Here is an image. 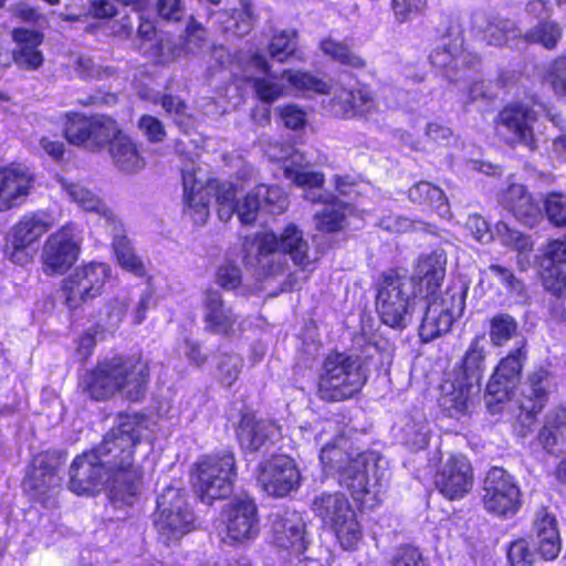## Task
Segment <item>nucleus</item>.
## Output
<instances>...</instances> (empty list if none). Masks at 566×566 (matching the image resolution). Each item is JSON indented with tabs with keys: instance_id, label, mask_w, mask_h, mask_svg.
<instances>
[{
	"instance_id": "f257e3e1",
	"label": "nucleus",
	"mask_w": 566,
	"mask_h": 566,
	"mask_svg": "<svg viewBox=\"0 0 566 566\" xmlns=\"http://www.w3.org/2000/svg\"><path fill=\"white\" fill-rule=\"evenodd\" d=\"M151 382V366L142 353H117L98 359L77 376V391L93 402L116 397L129 403L143 402Z\"/></svg>"
},
{
	"instance_id": "f03ea898",
	"label": "nucleus",
	"mask_w": 566,
	"mask_h": 566,
	"mask_svg": "<svg viewBox=\"0 0 566 566\" xmlns=\"http://www.w3.org/2000/svg\"><path fill=\"white\" fill-rule=\"evenodd\" d=\"M145 423L146 416L143 412H118L117 423L93 449L99 460L109 465L114 483L123 497L135 496L142 483L143 473L135 465V452L142 442Z\"/></svg>"
},
{
	"instance_id": "7ed1b4c3",
	"label": "nucleus",
	"mask_w": 566,
	"mask_h": 566,
	"mask_svg": "<svg viewBox=\"0 0 566 566\" xmlns=\"http://www.w3.org/2000/svg\"><path fill=\"white\" fill-rule=\"evenodd\" d=\"M242 251L244 262L256 266L259 274L264 279L284 272L285 262L274 260L275 253L289 255L294 265L303 271L311 264L308 243L295 223H289L280 234L273 231H259L252 237H244Z\"/></svg>"
},
{
	"instance_id": "20e7f679",
	"label": "nucleus",
	"mask_w": 566,
	"mask_h": 566,
	"mask_svg": "<svg viewBox=\"0 0 566 566\" xmlns=\"http://www.w3.org/2000/svg\"><path fill=\"white\" fill-rule=\"evenodd\" d=\"M367 380V370L360 356L335 349L322 361L316 394L325 402H344L355 398Z\"/></svg>"
},
{
	"instance_id": "39448f33",
	"label": "nucleus",
	"mask_w": 566,
	"mask_h": 566,
	"mask_svg": "<svg viewBox=\"0 0 566 566\" xmlns=\"http://www.w3.org/2000/svg\"><path fill=\"white\" fill-rule=\"evenodd\" d=\"M237 475V460L231 450L202 454L191 468V490L201 503L211 506L232 494Z\"/></svg>"
},
{
	"instance_id": "423d86ee",
	"label": "nucleus",
	"mask_w": 566,
	"mask_h": 566,
	"mask_svg": "<svg viewBox=\"0 0 566 566\" xmlns=\"http://www.w3.org/2000/svg\"><path fill=\"white\" fill-rule=\"evenodd\" d=\"M408 271L389 268L380 272L375 282V306L382 324L402 329L413 312L416 295L410 291Z\"/></svg>"
},
{
	"instance_id": "0eeeda50",
	"label": "nucleus",
	"mask_w": 566,
	"mask_h": 566,
	"mask_svg": "<svg viewBox=\"0 0 566 566\" xmlns=\"http://www.w3.org/2000/svg\"><path fill=\"white\" fill-rule=\"evenodd\" d=\"M322 464L338 472L347 480L353 496L364 501L369 493L368 467L373 453L354 447V442L345 434H337L333 442L325 444L319 451Z\"/></svg>"
},
{
	"instance_id": "6e6552de",
	"label": "nucleus",
	"mask_w": 566,
	"mask_h": 566,
	"mask_svg": "<svg viewBox=\"0 0 566 566\" xmlns=\"http://www.w3.org/2000/svg\"><path fill=\"white\" fill-rule=\"evenodd\" d=\"M311 510L344 549H357L363 539V527L346 494L339 491L324 492L313 500Z\"/></svg>"
},
{
	"instance_id": "1a4fd4ad",
	"label": "nucleus",
	"mask_w": 566,
	"mask_h": 566,
	"mask_svg": "<svg viewBox=\"0 0 566 566\" xmlns=\"http://www.w3.org/2000/svg\"><path fill=\"white\" fill-rule=\"evenodd\" d=\"M542 105L536 94H532L528 102L511 101L505 103L493 119L494 128L503 137V142L511 148L523 146L530 151L538 148L535 133V123L538 112L534 108Z\"/></svg>"
},
{
	"instance_id": "9d476101",
	"label": "nucleus",
	"mask_w": 566,
	"mask_h": 566,
	"mask_svg": "<svg viewBox=\"0 0 566 566\" xmlns=\"http://www.w3.org/2000/svg\"><path fill=\"white\" fill-rule=\"evenodd\" d=\"M51 228L49 212L44 210L25 212L4 235L2 247L4 258L17 265L30 264L34 258V247Z\"/></svg>"
},
{
	"instance_id": "9b49d317",
	"label": "nucleus",
	"mask_w": 566,
	"mask_h": 566,
	"mask_svg": "<svg viewBox=\"0 0 566 566\" xmlns=\"http://www.w3.org/2000/svg\"><path fill=\"white\" fill-rule=\"evenodd\" d=\"M484 511L500 520L513 518L523 506V493L516 478L502 467H491L482 482Z\"/></svg>"
},
{
	"instance_id": "f8f14e48",
	"label": "nucleus",
	"mask_w": 566,
	"mask_h": 566,
	"mask_svg": "<svg viewBox=\"0 0 566 566\" xmlns=\"http://www.w3.org/2000/svg\"><path fill=\"white\" fill-rule=\"evenodd\" d=\"M120 129L117 120L109 115L70 112L65 115L62 133L73 146L102 151L108 149Z\"/></svg>"
},
{
	"instance_id": "ddd939ff",
	"label": "nucleus",
	"mask_w": 566,
	"mask_h": 566,
	"mask_svg": "<svg viewBox=\"0 0 566 566\" xmlns=\"http://www.w3.org/2000/svg\"><path fill=\"white\" fill-rule=\"evenodd\" d=\"M112 274V268L106 262L91 261L77 266L61 281L64 305L74 312L99 297Z\"/></svg>"
},
{
	"instance_id": "4468645a",
	"label": "nucleus",
	"mask_w": 566,
	"mask_h": 566,
	"mask_svg": "<svg viewBox=\"0 0 566 566\" xmlns=\"http://www.w3.org/2000/svg\"><path fill=\"white\" fill-rule=\"evenodd\" d=\"M526 359L527 350L525 343L522 342L509 350L493 368L485 386V403L491 413H500L504 403L513 397Z\"/></svg>"
},
{
	"instance_id": "2eb2a0df",
	"label": "nucleus",
	"mask_w": 566,
	"mask_h": 566,
	"mask_svg": "<svg viewBox=\"0 0 566 566\" xmlns=\"http://www.w3.org/2000/svg\"><path fill=\"white\" fill-rule=\"evenodd\" d=\"M81 255V239L76 226L66 222L49 234L42 247L41 265L44 274L63 275L71 270Z\"/></svg>"
},
{
	"instance_id": "dca6fc26",
	"label": "nucleus",
	"mask_w": 566,
	"mask_h": 566,
	"mask_svg": "<svg viewBox=\"0 0 566 566\" xmlns=\"http://www.w3.org/2000/svg\"><path fill=\"white\" fill-rule=\"evenodd\" d=\"M260 488L273 497H285L301 486L302 474L296 461L287 454H271L255 470Z\"/></svg>"
},
{
	"instance_id": "f3484780",
	"label": "nucleus",
	"mask_w": 566,
	"mask_h": 566,
	"mask_svg": "<svg viewBox=\"0 0 566 566\" xmlns=\"http://www.w3.org/2000/svg\"><path fill=\"white\" fill-rule=\"evenodd\" d=\"M429 62L450 82H458L468 72L479 67L481 57L464 46L462 38H454L448 43L436 46L429 54Z\"/></svg>"
},
{
	"instance_id": "a211bd4d",
	"label": "nucleus",
	"mask_w": 566,
	"mask_h": 566,
	"mask_svg": "<svg viewBox=\"0 0 566 566\" xmlns=\"http://www.w3.org/2000/svg\"><path fill=\"white\" fill-rule=\"evenodd\" d=\"M228 538L232 543L253 539L259 534V510L251 496H234L220 512Z\"/></svg>"
},
{
	"instance_id": "6ab92c4d",
	"label": "nucleus",
	"mask_w": 566,
	"mask_h": 566,
	"mask_svg": "<svg viewBox=\"0 0 566 566\" xmlns=\"http://www.w3.org/2000/svg\"><path fill=\"white\" fill-rule=\"evenodd\" d=\"M474 472L463 454H451L434 474V486L449 501L463 499L473 488Z\"/></svg>"
},
{
	"instance_id": "aec40b11",
	"label": "nucleus",
	"mask_w": 566,
	"mask_h": 566,
	"mask_svg": "<svg viewBox=\"0 0 566 566\" xmlns=\"http://www.w3.org/2000/svg\"><path fill=\"white\" fill-rule=\"evenodd\" d=\"M201 311L205 331L209 334L230 338L243 329L239 315L219 290L208 287L202 292Z\"/></svg>"
},
{
	"instance_id": "412c9836",
	"label": "nucleus",
	"mask_w": 566,
	"mask_h": 566,
	"mask_svg": "<svg viewBox=\"0 0 566 566\" xmlns=\"http://www.w3.org/2000/svg\"><path fill=\"white\" fill-rule=\"evenodd\" d=\"M59 459L44 453L35 455L27 469L22 480V489L31 501L45 503L51 490L59 488Z\"/></svg>"
},
{
	"instance_id": "4be33fe9",
	"label": "nucleus",
	"mask_w": 566,
	"mask_h": 566,
	"mask_svg": "<svg viewBox=\"0 0 566 566\" xmlns=\"http://www.w3.org/2000/svg\"><path fill=\"white\" fill-rule=\"evenodd\" d=\"M158 518L156 526L167 539H179L195 528V514L189 507L186 496L176 491L169 504L166 505L165 496L157 502Z\"/></svg>"
},
{
	"instance_id": "5701e85b",
	"label": "nucleus",
	"mask_w": 566,
	"mask_h": 566,
	"mask_svg": "<svg viewBox=\"0 0 566 566\" xmlns=\"http://www.w3.org/2000/svg\"><path fill=\"white\" fill-rule=\"evenodd\" d=\"M105 464L93 450L76 455L69 470V489L76 495H95L103 483Z\"/></svg>"
},
{
	"instance_id": "b1692460",
	"label": "nucleus",
	"mask_w": 566,
	"mask_h": 566,
	"mask_svg": "<svg viewBox=\"0 0 566 566\" xmlns=\"http://www.w3.org/2000/svg\"><path fill=\"white\" fill-rule=\"evenodd\" d=\"M447 258L437 250L419 255L417 259L410 283L419 287L420 293L428 302H434L441 292L446 276Z\"/></svg>"
},
{
	"instance_id": "393cba45",
	"label": "nucleus",
	"mask_w": 566,
	"mask_h": 566,
	"mask_svg": "<svg viewBox=\"0 0 566 566\" xmlns=\"http://www.w3.org/2000/svg\"><path fill=\"white\" fill-rule=\"evenodd\" d=\"M34 177L20 164L0 167V211L21 206L33 188Z\"/></svg>"
},
{
	"instance_id": "a878e982",
	"label": "nucleus",
	"mask_w": 566,
	"mask_h": 566,
	"mask_svg": "<svg viewBox=\"0 0 566 566\" xmlns=\"http://www.w3.org/2000/svg\"><path fill=\"white\" fill-rule=\"evenodd\" d=\"M11 39L17 44L12 61L20 70L36 71L43 65L44 56L39 49L44 41L42 31L17 27L11 31Z\"/></svg>"
},
{
	"instance_id": "bb28decb",
	"label": "nucleus",
	"mask_w": 566,
	"mask_h": 566,
	"mask_svg": "<svg viewBox=\"0 0 566 566\" xmlns=\"http://www.w3.org/2000/svg\"><path fill=\"white\" fill-rule=\"evenodd\" d=\"M331 105L337 116L349 119L369 113L376 105V97L368 84L360 83L355 87H340L332 97Z\"/></svg>"
},
{
	"instance_id": "cd10ccee",
	"label": "nucleus",
	"mask_w": 566,
	"mask_h": 566,
	"mask_svg": "<svg viewBox=\"0 0 566 566\" xmlns=\"http://www.w3.org/2000/svg\"><path fill=\"white\" fill-rule=\"evenodd\" d=\"M305 535L306 526L302 521L282 520L274 523L273 544L279 551L286 553L285 557L290 562L293 559L298 563L307 560L304 557L307 549Z\"/></svg>"
},
{
	"instance_id": "c85d7f7f",
	"label": "nucleus",
	"mask_w": 566,
	"mask_h": 566,
	"mask_svg": "<svg viewBox=\"0 0 566 566\" xmlns=\"http://www.w3.org/2000/svg\"><path fill=\"white\" fill-rule=\"evenodd\" d=\"M316 202L324 205V208L317 211L313 219L315 229L324 234L342 232L347 227V214L350 210V203L340 200L335 195L319 197Z\"/></svg>"
},
{
	"instance_id": "c756f323",
	"label": "nucleus",
	"mask_w": 566,
	"mask_h": 566,
	"mask_svg": "<svg viewBox=\"0 0 566 566\" xmlns=\"http://www.w3.org/2000/svg\"><path fill=\"white\" fill-rule=\"evenodd\" d=\"M503 206L521 222L531 224L541 210L527 187L522 184H511L502 193Z\"/></svg>"
},
{
	"instance_id": "7c9ffc66",
	"label": "nucleus",
	"mask_w": 566,
	"mask_h": 566,
	"mask_svg": "<svg viewBox=\"0 0 566 566\" xmlns=\"http://www.w3.org/2000/svg\"><path fill=\"white\" fill-rule=\"evenodd\" d=\"M107 150L115 165L125 172H137L146 165L139 145L123 129L119 130V134L115 135Z\"/></svg>"
},
{
	"instance_id": "2f4dec72",
	"label": "nucleus",
	"mask_w": 566,
	"mask_h": 566,
	"mask_svg": "<svg viewBox=\"0 0 566 566\" xmlns=\"http://www.w3.org/2000/svg\"><path fill=\"white\" fill-rule=\"evenodd\" d=\"M239 446L250 452L260 451L269 441V427L254 412H242L235 429Z\"/></svg>"
},
{
	"instance_id": "473e14b6",
	"label": "nucleus",
	"mask_w": 566,
	"mask_h": 566,
	"mask_svg": "<svg viewBox=\"0 0 566 566\" xmlns=\"http://www.w3.org/2000/svg\"><path fill=\"white\" fill-rule=\"evenodd\" d=\"M240 8L232 10H220L219 24L222 32L233 36L249 34L255 25L256 14L253 10L252 0H239Z\"/></svg>"
},
{
	"instance_id": "72a5a7b5",
	"label": "nucleus",
	"mask_w": 566,
	"mask_h": 566,
	"mask_svg": "<svg viewBox=\"0 0 566 566\" xmlns=\"http://www.w3.org/2000/svg\"><path fill=\"white\" fill-rule=\"evenodd\" d=\"M484 338V333L474 335L458 364L462 379L476 386L481 385L486 368V350L482 344Z\"/></svg>"
},
{
	"instance_id": "f704fd0d",
	"label": "nucleus",
	"mask_w": 566,
	"mask_h": 566,
	"mask_svg": "<svg viewBox=\"0 0 566 566\" xmlns=\"http://www.w3.org/2000/svg\"><path fill=\"white\" fill-rule=\"evenodd\" d=\"M212 193L209 187L202 185L184 189V214L196 226H203L210 216V202Z\"/></svg>"
},
{
	"instance_id": "c9c22d12",
	"label": "nucleus",
	"mask_w": 566,
	"mask_h": 566,
	"mask_svg": "<svg viewBox=\"0 0 566 566\" xmlns=\"http://www.w3.org/2000/svg\"><path fill=\"white\" fill-rule=\"evenodd\" d=\"M318 48L333 62L348 70L360 71L367 66L366 60L354 52L346 42L327 36L319 41Z\"/></svg>"
},
{
	"instance_id": "e433bc0d",
	"label": "nucleus",
	"mask_w": 566,
	"mask_h": 566,
	"mask_svg": "<svg viewBox=\"0 0 566 566\" xmlns=\"http://www.w3.org/2000/svg\"><path fill=\"white\" fill-rule=\"evenodd\" d=\"M521 38L528 45H541L547 51H554L562 41L563 28L555 20L542 19Z\"/></svg>"
},
{
	"instance_id": "4c0bfd02",
	"label": "nucleus",
	"mask_w": 566,
	"mask_h": 566,
	"mask_svg": "<svg viewBox=\"0 0 566 566\" xmlns=\"http://www.w3.org/2000/svg\"><path fill=\"white\" fill-rule=\"evenodd\" d=\"M408 199L424 211H436L448 203L444 191L429 181H418L407 191Z\"/></svg>"
},
{
	"instance_id": "58836bf2",
	"label": "nucleus",
	"mask_w": 566,
	"mask_h": 566,
	"mask_svg": "<svg viewBox=\"0 0 566 566\" xmlns=\"http://www.w3.org/2000/svg\"><path fill=\"white\" fill-rule=\"evenodd\" d=\"M473 385L464 379L451 382V389L441 397V406L449 417L459 418L468 413Z\"/></svg>"
},
{
	"instance_id": "ea45409f",
	"label": "nucleus",
	"mask_w": 566,
	"mask_h": 566,
	"mask_svg": "<svg viewBox=\"0 0 566 566\" xmlns=\"http://www.w3.org/2000/svg\"><path fill=\"white\" fill-rule=\"evenodd\" d=\"M113 251L116 262L122 270L139 279L147 276L145 263L136 253L132 242L125 235L117 237L113 241Z\"/></svg>"
},
{
	"instance_id": "a19ab883",
	"label": "nucleus",
	"mask_w": 566,
	"mask_h": 566,
	"mask_svg": "<svg viewBox=\"0 0 566 566\" xmlns=\"http://www.w3.org/2000/svg\"><path fill=\"white\" fill-rule=\"evenodd\" d=\"M281 76L297 92H311L318 95H328L331 93V85L310 71L285 69L282 71Z\"/></svg>"
},
{
	"instance_id": "79ce46f5",
	"label": "nucleus",
	"mask_w": 566,
	"mask_h": 566,
	"mask_svg": "<svg viewBox=\"0 0 566 566\" xmlns=\"http://www.w3.org/2000/svg\"><path fill=\"white\" fill-rule=\"evenodd\" d=\"M453 315L448 308L431 314L430 303L428 304L419 326V334L424 340H432L451 331Z\"/></svg>"
},
{
	"instance_id": "37998d69",
	"label": "nucleus",
	"mask_w": 566,
	"mask_h": 566,
	"mask_svg": "<svg viewBox=\"0 0 566 566\" xmlns=\"http://www.w3.org/2000/svg\"><path fill=\"white\" fill-rule=\"evenodd\" d=\"M556 409L546 418L538 430L536 443L547 453H554L559 439H566V421L558 417Z\"/></svg>"
},
{
	"instance_id": "c03bdc74",
	"label": "nucleus",
	"mask_w": 566,
	"mask_h": 566,
	"mask_svg": "<svg viewBox=\"0 0 566 566\" xmlns=\"http://www.w3.org/2000/svg\"><path fill=\"white\" fill-rule=\"evenodd\" d=\"M269 55L284 63L293 57L297 52V33L293 30H283L272 35L268 43Z\"/></svg>"
},
{
	"instance_id": "a18cd8bd",
	"label": "nucleus",
	"mask_w": 566,
	"mask_h": 566,
	"mask_svg": "<svg viewBox=\"0 0 566 566\" xmlns=\"http://www.w3.org/2000/svg\"><path fill=\"white\" fill-rule=\"evenodd\" d=\"M490 340L493 346L502 347L517 333V322L509 313H499L490 318Z\"/></svg>"
},
{
	"instance_id": "49530a36",
	"label": "nucleus",
	"mask_w": 566,
	"mask_h": 566,
	"mask_svg": "<svg viewBox=\"0 0 566 566\" xmlns=\"http://www.w3.org/2000/svg\"><path fill=\"white\" fill-rule=\"evenodd\" d=\"M217 380L226 387H231L242 370V359L230 352H221L216 358Z\"/></svg>"
},
{
	"instance_id": "de8ad7c7",
	"label": "nucleus",
	"mask_w": 566,
	"mask_h": 566,
	"mask_svg": "<svg viewBox=\"0 0 566 566\" xmlns=\"http://www.w3.org/2000/svg\"><path fill=\"white\" fill-rule=\"evenodd\" d=\"M271 76H250L245 78L255 94V97L265 104H272L286 94L285 86Z\"/></svg>"
},
{
	"instance_id": "09e8293b",
	"label": "nucleus",
	"mask_w": 566,
	"mask_h": 566,
	"mask_svg": "<svg viewBox=\"0 0 566 566\" xmlns=\"http://www.w3.org/2000/svg\"><path fill=\"white\" fill-rule=\"evenodd\" d=\"M211 193L216 198L219 218L224 221L230 220L235 213L237 187L232 182H219L213 187Z\"/></svg>"
},
{
	"instance_id": "8fccbe9b",
	"label": "nucleus",
	"mask_w": 566,
	"mask_h": 566,
	"mask_svg": "<svg viewBox=\"0 0 566 566\" xmlns=\"http://www.w3.org/2000/svg\"><path fill=\"white\" fill-rule=\"evenodd\" d=\"M283 175L302 189H321L325 184V175L322 171H307L301 165L285 166Z\"/></svg>"
},
{
	"instance_id": "3c124183",
	"label": "nucleus",
	"mask_w": 566,
	"mask_h": 566,
	"mask_svg": "<svg viewBox=\"0 0 566 566\" xmlns=\"http://www.w3.org/2000/svg\"><path fill=\"white\" fill-rule=\"evenodd\" d=\"M542 284L546 292L556 298L566 295V269L560 264L549 263L541 272Z\"/></svg>"
},
{
	"instance_id": "603ef678",
	"label": "nucleus",
	"mask_w": 566,
	"mask_h": 566,
	"mask_svg": "<svg viewBox=\"0 0 566 566\" xmlns=\"http://www.w3.org/2000/svg\"><path fill=\"white\" fill-rule=\"evenodd\" d=\"M543 208L547 220L553 226L558 228L566 226V193L548 192L543 200Z\"/></svg>"
},
{
	"instance_id": "864d4df0",
	"label": "nucleus",
	"mask_w": 566,
	"mask_h": 566,
	"mask_svg": "<svg viewBox=\"0 0 566 566\" xmlns=\"http://www.w3.org/2000/svg\"><path fill=\"white\" fill-rule=\"evenodd\" d=\"M536 551L524 537L512 541L506 547V558L510 566H532Z\"/></svg>"
},
{
	"instance_id": "5fc2aeb1",
	"label": "nucleus",
	"mask_w": 566,
	"mask_h": 566,
	"mask_svg": "<svg viewBox=\"0 0 566 566\" xmlns=\"http://www.w3.org/2000/svg\"><path fill=\"white\" fill-rule=\"evenodd\" d=\"M216 282L224 291H235L242 285V270L231 260H226L216 270Z\"/></svg>"
},
{
	"instance_id": "6e6d98bb",
	"label": "nucleus",
	"mask_w": 566,
	"mask_h": 566,
	"mask_svg": "<svg viewBox=\"0 0 566 566\" xmlns=\"http://www.w3.org/2000/svg\"><path fill=\"white\" fill-rule=\"evenodd\" d=\"M390 7L396 21L406 23L426 12L428 0H390Z\"/></svg>"
},
{
	"instance_id": "4d7b16f0",
	"label": "nucleus",
	"mask_w": 566,
	"mask_h": 566,
	"mask_svg": "<svg viewBox=\"0 0 566 566\" xmlns=\"http://www.w3.org/2000/svg\"><path fill=\"white\" fill-rule=\"evenodd\" d=\"M159 102L166 114L174 117L176 125L182 126L191 119L188 105L181 97L166 93L160 96Z\"/></svg>"
},
{
	"instance_id": "13d9d810",
	"label": "nucleus",
	"mask_w": 566,
	"mask_h": 566,
	"mask_svg": "<svg viewBox=\"0 0 566 566\" xmlns=\"http://www.w3.org/2000/svg\"><path fill=\"white\" fill-rule=\"evenodd\" d=\"M137 127L151 144L163 143L167 137L165 125L154 115H142L138 118Z\"/></svg>"
},
{
	"instance_id": "bf43d9fd",
	"label": "nucleus",
	"mask_w": 566,
	"mask_h": 566,
	"mask_svg": "<svg viewBox=\"0 0 566 566\" xmlns=\"http://www.w3.org/2000/svg\"><path fill=\"white\" fill-rule=\"evenodd\" d=\"M276 111L284 127L287 129H303L307 123L306 112L296 104H284L279 106Z\"/></svg>"
},
{
	"instance_id": "052dcab7",
	"label": "nucleus",
	"mask_w": 566,
	"mask_h": 566,
	"mask_svg": "<svg viewBox=\"0 0 566 566\" xmlns=\"http://www.w3.org/2000/svg\"><path fill=\"white\" fill-rule=\"evenodd\" d=\"M261 207L260 196L254 192H248L242 200L238 199L235 213L242 224H253L259 216Z\"/></svg>"
},
{
	"instance_id": "680f3d73",
	"label": "nucleus",
	"mask_w": 566,
	"mask_h": 566,
	"mask_svg": "<svg viewBox=\"0 0 566 566\" xmlns=\"http://www.w3.org/2000/svg\"><path fill=\"white\" fill-rule=\"evenodd\" d=\"M489 270L500 279V282L507 292L517 296L526 295L527 290L525 283L517 279L509 268L501 264H490Z\"/></svg>"
},
{
	"instance_id": "e2e57ef3",
	"label": "nucleus",
	"mask_w": 566,
	"mask_h": 566,
	"mask_svg": "<svg viewBox=\"0 0 566 566\" xmlns=\"http://www.w3.org/2000/svg\"><path fill=\"white\" fill-rule=\"evenodd\" d=\"M534 530L537 541H544L546 538H559L556 517L548 513L547 509H542L538 511L534 520Z\"/></svg>"
},
{
	"instance_id": "0e129e2a",
	"label": "nucleus",
	"mask_w": 566,
	"mask_h": 566,
	"mask_svg": "<svg viewBox=\"0 0 566 566\" xmlns=\"http://www.w3.org/2000/svg\"><path fill=\"white\" fill-rule=\"evenodd\" d=\"M549 392L547 389H528L521 400V409L531 417L541 413L548 402Z\"/></svg>"
},
{
	"instance_id": "69168bd1",
	"label": "nucleus",
	"mask_w": 566,
	"mask_h": 566,
	"mask_svg": "<svg viewBox=\"0 0 566 566\" xmlns=\"http://www.w3.org/2000/svg\"><path fill=\"white\" fill-rule=\"evenodd\" d=\"M39 146L43 154L54 164L63 165L66 161V146L60 139H53L50 136H42L39 139Z\"/></svg>"
},
{
	"instance_id": "338daca9",
	"label": "nucleus",
	"mask_w": 566,
	"mask_h": 566,
	"mask_svg": "<svg viewBox=\"0 0 566 566\" xmlns=\"http://www.w3.org/2000/svg\"><path fill=\"white\" fill-rule=\"evenodd\" d=\"M158 17L169 22H179L185 15V6L181 0H157Z\"/></svg>"
},
{
	"instance_id": "774afa93",
	"label": "nucleus",
	"mask_w": 566,
	"mask_h": 566,
	"mask_svg": "<svg viewBox=\"0 0 566 566\" xmlns=\"http://www.w3.org/2000/svg\"><path fill=\"white\" fill-rule=\"evenodd\" d=\"M504 244L518 252V253H531L534 249V243L528 234L520 232L517 230L507 229L503 237Z\"/></svg>"
}]
</instances>
